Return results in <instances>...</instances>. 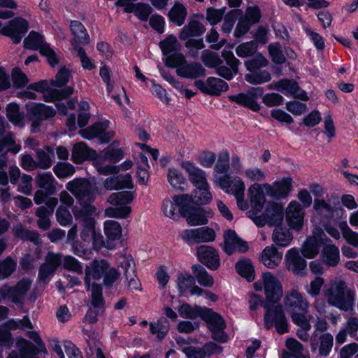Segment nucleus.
<instances>
[{"label":"nucleus","mask_w":358,"mask_h":358,"mask_svg":"<svg viewBox=\"0 0 358 358\" xmlns=\"http://www.w3.org/2000/svg\"><path fill=\"white\" fill-rule=\"evenodd\" d=\"M313 208L317 213L328 218L334 217L336 211L334 206H332L323 199H315Z\"/></svg>","instance_id":"bf43d9fd"},{"label":"nucleus","mask_w":358,"mask_h":358,"mask_svg":"<svg viewBox=\"0 0 358 358\" xmlns=\"http://www.w3.org/2000/svg\"><path fill=\"white\" fill-rule=\"evenodd\" d=\"M190 197V203H194L197 205H205L209 203L213 199V195L210 192V186L207 185V187H202L196 188L192 195H189Z\"/></svg>","instance_id":"ea45409f"},{"label":"nucleus","mask_w":358,"mask_h":358,"mask_svg":"<svg viewBox=\"0 0 358 358\" xmlns=\"http://www.w3.org/2000/svg\"><path fill=\"white\" fill-rule=\"evenodd\" d=\"M104 299L103 297V289L100 284L93 282L91 293V304L97 310H93L92 308L87 312L85 320L90 324L97 322V316L104 310Z\"/></svg>","instance_id":"4468645a"},{"label":"nucleus","mask_w":358,"mask_h":358,"mask_svg":"<svg viewBox=\"0 0 358 358\" xmlns=\"http://www.w3.org/2000/svg\"><path fill=\"white\" fill-rule=\"evenodd\" d=\"M245 80L250 84L257 85L269 82L271 76L266 70H255L250 73L245 74Z\"/></svg>","instance_id":"79ce46f5"},{"label":"nucleus","mask_w":358,"mask_h":358,"mask_svg":"<svg viewBox=\"0 0 358 358\" xmlns=\"http://www.w3.org/2000/svg\"><path fill=\"white\" fill-rule=\"evenodd\" d=\"M53 171L59 178H64L73 176L75 173V168L69 163L58 162L54 166Z\"/></svg>","instance_id":"69168bd1"},{"label":"nucleus","mask_w":358,"mask_h":358,"mask_svg":"<svg viewBox=\"0 0 358 358\" xmlns=\"http://www.w3.org/2000/svg\"><path fill=\"white\" fill-rule=\"evenodd\" d=\"M322 235H324L322 230L316 228L313 235L306 238L301 248V252L305 257L313 259L318 255L323 240Z\"/></svg>","instance_id":"aec40b11"},{"label":"nucleus","mask_w":358,"mask_h":358,"mask_svg":"<svg viewBox=\"0 0 358 358\" xmlns=\"http://www.w3.org/2000/svg\"><path fill=\"white\" fill-rule=\"evenodd\" d=\"M201 319L208 324L213 339L222 343L227 342V336L224 331L225 322L220 315L210 308H206L203 311Z\"/></svg>","instance_id":"423d86ee"},{"label":"nucleus","mask_w":358,"mask_h":358,"mask_svg":"<svg viewBox=\"0 0 358 358\" xmlns=\"http://www.w3.org/2000/svg\"><path fill=\"white\" fill-rule=\"evenodd\" d=\"M55 182V180L52 175L48 173L39 175L37 178L38 186L41 188L45 189L50 194L54 193L56 190Z\"/></svg>","instance_id":"338daca9"},{"label":"nucleus","mask_w":358,"mask_h":358,"mask_svg":"<svg viewBox=\"0 0 358 358\" xmlns=\"http://www.w3.org/2000/svg\"><path fill=\"white\" fill-rule=\"evenodd\" d=\"M187 15L186 7L180 1H176L168 13V17L176 25L182 26Z\"/></svg>","instance_id":"c9c22d12"},{"label":"nucleus","mask_w":358,"mask_h":358,"mask_svg":"<svg viewBox=\"0 0 358 358\" xmlns=\"http://www.w3.org/2000/svg\"><path fill=\"white\" fill-rule=\"evenodd\" d=\"M66 189L70 191L80 201L83 208L94 200L92 185L85 179H74L69 182Z\"/></svg>","instance_id":"0eeeda50"},{"label":"nucleus","mask_w":358,"mask_h":358,"mask_svg":"<svg viewBox=\"0 0 358 358\" xmlns=\"http://www.w3.org/2000/svg\"><path fill=\"white\" fill-rule=\"evenodd\" d=\"M196 256L199 261L212 271H216L220 266L218 252L212 246L201 245L197 248Z\"/></svg>","instance_id":"a211bd4d"},{"label":"nucleus","mask_w":358,"mask_h":358,"mask_svg":"<svg viewBox=\"0 0 358 358\" xmlns=\"http://www.w3.org/2000/svg\"><path fill=\"white\" fill-rule=\"evenodd\" d=\"M27 112L28 119H36L42 122L54 117L57 113L52 106L42 103H35L27 108Z\"/></svg>","instance_id":"cd10ccee"},{"label":"nucleus","mask_w":358,"mask_h":358,"mask_svg":"<svg viewBox=\"0 0 358 358\" xmlns=\"http://www.w3.org/2000/svg\"><path fill=\"white\" fill-rule=\"evenodd\" d=\"M12 81L15 88L20 89L28 84L29 79L20 68L15 67L12 70Z\"/></svg>","instance_id":"774afa93"},{"label":"nucleus","mask_w":358,"mask_h":358,"mask_svg":"<svg viewBox=\"0 0 358 358\" xmlns=\"http://www.w3.org/2000/svg\"><path fill=\"white\" fill-rule=\"evenodd\" d=\"M95 212L96 208L92 205H86L79 211L73 210L75 217L83 221V229L80 233L83 241H88L96 235L94 230L95 220L92 217Z\"/></svg>","instance_id":"9d476101"},{"label":"nucleus","mask_w":358,"mask_h":358,"mask_svg":"<svg viewBox=\"0 0 358 358\" xmlns=\"http://www.w3.org/2000/svg\"><path fill=\"white\" fill-rule=\"evenodd\" d=\"M286 268L296 275L303 276L306 269V261L300 256L296 248L289 249L285 255Z\"/></svg>","instance_id":"412c9836"},{"label":"nucleus","mask_w":358,"mask_h":358,"mask_svg":"<svg viewBox=\"0 0 358 358\" xmlns=\"http://www.w3.org/2000/svg\"><path fill=\"white\" fill-rule=\"evenodd\" d=\"M253 286L256 291H264L267 303L279 304L278 302L283 294L282 286L279 280L271 273L268 271L263 273L261 278L256 281Z\"/></svg>","instance_id":"7ed1b4c3"},{"label":"nucleus","mask_w":358,"mask_h":358,"mask_svg":"<svg viewBox=\"0 0 358 358\" xmlns=\"http://www.w3.org/2000/svg\"><path fill=\"white\" fill-rule=\"evenodd\" d=\"M181 238L189 245L211 242L215 238V232L209 227L185 229L182 231Z\"/></svg>","instance_id":"2eb2a0df"},{"label":"nucleus","mask_w":358,"mask_h":358,"mask_svg":"<svg viewBox=\"0 0 358 358\" xmlns=\"http://www.w3.org/2000/svg\"><path fill=\"white\" fill-rule=\"evenodd\" d=\"M159 46L163 55H168L170 53L178 52V41L173 34H169L159 43Z\"/></svg>","instance_id":"603ef678"},{"label":"nucleus","mask_w":358,"mask_h":358,"mask_svg":"<svg viewBox=\"0 0 358 358\" xmlns=\"http://www.w3.org/2000/svg\"><path fill=\"white\" fill-rule=\"evenodd\" d=\"M29 28L28 21L22 17H15L8 22L6 26L3 27L0 34L9 37L13 44H19Z\"/></svg>","instance_id":"1a4fd4ad"},{"label":"nucleus","mask_w":358,"mask_h":358,"mask_svg":"<svg viewBox=\"0 0 358 358\" xmlns=\"http://www.w3.org/2000/svg\"><path fill=\"white\" fill-rule=\"evenodd\" d=\"M268 64V59L261 52H257L253 58L245 62L246 69L250 72L259 70L260 68L265 67Z\"/></svg>","instance_id":"5fc2aeb1"},{"label":"nucleus","mask_w":358,"mask_h":358,"mask_svg":"<svg viewBox=\"0 0 358 358\" xmlns=\"http://www.w3.org/2000/svg\"><path fill=\"white\" fill-rule=\"evenodd\" d=\"M201 61L205 66L210 69H216L220 64H222L223 61L219 55L209 50H204L201 56Z\"/></svg>","instance_id":"de8ad7c7"},{"label":"nucleus","mask_w":358,"mask_h":358,"mask_svg":"<svg viewBox=\"0 0 358 358\" xmlns=\"http://www.w3.org/2000/svg\"><path fill=\"white\" fill-rule=\"evenodd\" d=\"M182 166L187 172L189 180L196 188L202 187H207V185H209L206 174L201 169L196 167L189 161L182 162Z\"/></svg>","instance_id":"2f4dec72"},{"label":"nucleus","mask_w":358,"mask_h":358,"mask_svg":"<svg viewBox=\"0 0 358 358\" xmlns=\"http://www.w3.org/2000/svg\"><path fill=\"white\" fill-rule=\"evenodd\" d=\"M31 285V281L27 279L21 280L14 287L4 285L0 287V294L3 298L9 299L14 303H22Z\"/></svg>","instance_id":"f8f14e48"},{"label":"nucleus","mask_w":358,"mask_h":358,"mask_svg":"<svg viewBox=\"0 0 358 358\" xmlns=\"http://www.w3.org/2000/svg\"><path fill=\"white\" fill-rule=\"evenodd\" d=\"M236 272L248 281L255 279V269L250 259H242L236 264Z\"/></svg>","instance_id":"c03bdc74"},{"label":"nucleus","mask_w":358,"mask_h":358,"mask_svg":"<svg viewBox=\"0 0 358 358\" xmlns=\"http://www.w3.org/2000/svg\"><path fill=\"white\" fill-rule=\"evenodd\" d=\"M206 30L205 26L201 22L190 19L181 29L179 38L181 41H186L189 38L199 37L205 33Z\"/></svg>","instance_id":"473e14b6"},{"label":"nucleus","mask_w":358,"mask_h":358,"mask_svg":"<svg viewBox=\"0 0 358 358\" xmlns=\"http://www.w3.org/2000/svg\"><path fill=\"white\" fill-rule=\"evenodd\" d=\"M322 294L330 306L344 311L352 308L356 299L355 292L341 278H336L325 285Z\"/></svg>","instance_id":"f257e3e1"},{"label":"nucleus","mask_w":358,"mask_h":358,"mask_svg":"<svg viewBox=\"0 0 358 358\" xmlns=\"http://www.w3.org/2000/svg\"><path fill=\"white\" fill-rule=\"evenodd\" d=\"M104 233L108 239L114 241L120 237L122 227L117 221L107 220L104 223Z\"/></svg>","instance_id":"3c124183"},{"label":"nucleus","mask_w":358,"mask_h":358,"mask_svg":"<svg viewBox=\"0 0 358 358\" xmlns=\"http://www.w3.org/2000/svg\"><path fill=\"white\" fill-rule=\"evenodd\" d=\"M258 49V45L250 41L239 44L236 48V55L241 58L254 55Z\"/></svg>","instance_id":"13d9d810"},{"label":"nucleus","mask_w":358,"mask_h":358,"mask_svg":"<svg viewBox=\"0 0 358 358\" xmlns=\"http://www.w3.org/2000/svg\"><path fill=\"white\" fill-rule=\"evenodd\" d=\"M320 258L327 266L335 267L340 261L339 250L333 244H326L322 249Z\"/></svg>","instance_id":"f704fd0d"},{"label":"nucleus","mask_w":358,"mask_h":358,"mask_svg":"<svg viewBox=\"0 0 358 358\" xmlns=\"http://www.w3.org/2000/svg\"><path fill=\"white\" fill-rule=\"evenodd\" d=\"M169 329V322L165 318H160L157 322L150 323V331L159 339L164 338Z\"/></svg>","instance_id":"09e8293b"},{"label":"nucleus","mask_w":358,"mask_h":358,"mask_svg":"<svg viewBox=\"0 0 358 358\" xmlns=\"http://www.w3.org/2000/svg\"><path fill=\"white\" fill-rule=\"evenodd\" d=\"M227 8L225 6L221 8H215L209 7L206 9V20L212 26L217 24L222 20Z\"/></svg>","instance_id":"052dcab7"},{"label":"nucleus","mask_w":358,"mask_h":358,"mask_svg":"<svg viewBox=\"0 0 358 358\" xmlns=\"http://www.w3.org/2000/svg\"><path fill=\"white\" fill-rule=\"evenodd\" d=\"M190 203L188 194L174 196L173 199H166L163 201L162 210L165 216L176 220L178 215L183 216L185 206Z\"/></svg>","instance_id":"9b49d317"},{"label":"nucleus","mask_w":358,"mask_h":358,"mask_svg":"<svg viewBox=\"0 0 358 358\" xmlns=\"http://www.w3.org/2000/svg\"><path fill=\"white\" fill-rule=\"evenodd\" d=\"M189 203L185 206L183 216L186 217L187 222L190 226L203 225L207 224L208 217L210 215V212L206 210L199 206L194 207Z\"/></svg>","instance_id":"393cba45"},{"label":"nucleus","mask_w":358,"mask_h":358,"mask_svg":"<svg viewBox=\"0 0 358 358\" xmlns=\"http://www.w3.org/2000/svg\"><path fill=\"white\" fill-rule=\"evenodd\" d=\"M108 268L109 264L105 259H94L86 265L84 283L87 290H92L93 283L91 282V280H99L103 278Z\"/></svg>","instance_id":"ddd939ff"},{"label":"nucleus","mask_w":358,"mask_h":358,"mask_svg":"<svg viewBox=\"0 0 358 358\" xmlns=\"http://www.w3.org/2000/svg\"><path fill=\"white\" fill-rule=\"evenodd\" d=\"M283 208L276 203H268L265 212L259 214H254L253 211H248V216L252 220L257 227H263L265 224L269 226L278 225L282 221Z\"/></svg>","instance_id":"39448f33"},{"label":"nucleus","mask_w":358,"mask_h":358,"mask_svg":"<svg viewBox=\"0 0 358 358\" xmlns=\"http://www.w3.org/2000/svg\"><path fill=\"white\" fill-rule=\"evenodd\" d=\"M248 303L251 310H255L261 306L266 309L264 326L266 329H268L274 325L276 331L280 334L288 331V323L282 305H270L266 302L264 303L262 296L255 294H250Z\"/></svg>","instance_id":"f03ea898"},{"label":"nucleus","mask_w":358,"mask_h":358,"mask_svg":"<svg viewBox=\"0 0 358 358\" xmlns=\"http://www.w3.org/2000/svg\"><path fill=\"white\" fill-rule=\"evenodd\" d=\"M17 263L10 256L0 260V280L8 278L16 269Z\"/></svg>","instance_id":"864d4df0"},{"label":"nucleus","mask_w":358,"mask_h":358,"mask_svg":"<svg viewBox=\"0 0 358 358\" xmlns=\"http://www.w3.org/2000/svg\"><path fill=\"white\" fill-rule=\"evenodd\" d=\"M241 13L239 9H232L224 15V22L222 25V31L225 34H229L238 18V15Z\"/></svg>","instance_id":"4d7b16f0"},{"label":"nucleus","mask_w":358,"mask_h":358,"mask_svg":"<svg viewBox=\"0 0 358 358\" xmlns=\"http://www.w3.org/2000/svg\"><path fill=\"white\" fill-rule=\"evenodd\" d=\"M224 240L223 250L229 255L236 251L244 252L248 250L247 242L240 238L233 230L224 232Z\"/></svg>","instance_id":"5701e85b"},{"label":"nucleus","mask_w":358,"mask_h":358,"mask_svg":"<svg viewBox=\"0 0 358 358\" xmlns=\"http://www.w3.org/2000/svg\"><path fill=\"white\" fill-rule=\"evenodd\" d=\"M272 238L273 242L278 245L287 247L292 240V235L287 229L278 228L274 230Z\"/></svg>","instance_id":"8fccbe9b"},{"label":"nucleus","mask_w":358,"mask_h":358,"mask_svg":"<svg viewBox=\"0 0 358 358\" xmlns=\"http://www.w3.org/2000/svg\"><path fill=\"white\" fill-rule=\"evenodd\" d=\"M265 189L262 185L255 183L249 188L250 201L251 209L249 211H253L255 215L262 212L265 203L264 196Z\"/></svg>","instance_id":"c85d7f7f"},{"label":"nucleus","mask_w":358,"mask_h":358,"mask_svg":"<svg viewBox=\"0 0 358 358\" xmlns=\"http://www.w3.org/2000/svg\"><path fill=\"white\" fill-rule=\"evenodd\" d=\"M229 99L254 112H259L261 109V106L257 101L251 100L248 92L245 94L240 92L237 94L230 95L229 96Z\"/></svg>","instance_id":"e433bc0d"},{"label":"nucleus","mask_w":358,"mask_h":358,"mask_svg":"<svg viewBox=\"0 0 358 358\" xmlns=\"http://www.w3.org/2000/svg\"><path fill=\"white\" fill-rule=\"evenodd\" d=\"M20 145L16 144L11 134L6 135L0 141V152H10L15 155L20 150Z\"/></svg>","instance_id":"6e6d98bb"},{"label":"nucleus","mask_w":358,"mask_h":358,"mask_svg":"<svg viewBox=\"0 0 358 358\" xmlns=\"http://www.w3.org/2000/svg\"><path fill=\"white\" fill-rule=\"evenodd\" d=\"M284 304L290 315H292V313H296V310L307 313L310 308V303L306 297L294 289L286 294Z\"/></svg>","instance_id":"6ab92c4d"},{"label":"nucleus","mask_w":358,"mask_h":358,"mask_svg":"<svg viewBox=\"0 0 358 358\" xmlns=\"http://www.w3.org/2000/svg\"><path fill=\"white\" fill-rule=\"evenodd\" d=\"M286 221L292 229L299 230L303 224L304 210L296 201H292L286 209Z\"/></svg>","instance_id":"b1692460"},{"label":"nucleus","mask_w":358,"mask_h":358,"mask_svg":"<svg viewBox=\"0 0 358 358\" xmlns=\"http://www.w3.org/2000/svg\"><path fill=\"white\" fill-rule=\"evenodd\" d=\"M6 117L15 126H24V113L20 112V106L15 102L9 103L6 108Z\"/></svg>","instance_id":"4c0bfd02"},{"label":"nucleus","mask_w":358,"mask_h":358,"mask_svg":"<svg viewBox=\"0 0 358 358\" xmlns=\"http://www.w3.org/2000/svg\"><path fill=\"white\" fill-rule=\"evenodd\" d=\"M195 87L202 93L219 96L222 92L229 90V85L221 78L216 77H208L206 80V85L201 80H196L194 82Z\"/></svg>","instance_id":"dca6fc26"},{"label":"nucleus","mask_w":358,"mask_h":358,"mask_svg":"<svg viewBox=\"0 0 358 358\" xmlns=\"http://www.w3.org/2000/svg\"><path fill=\"white\" fill-rule=\"evenodd\" d=\"M109 125L110 121L106 119L94 122L83 131L82 136L85 139L96 138L100 144H107L115 136L113 131H108Z\"/></svg>","instance_id":"6e6552de"},{"label":"nucleus","mask_w":358,"mask_h":358,"mask_svg":"<svg viewBox=\"0 0 358 358\" xmlns=\"http://www.w3.org/2000/svg\"><path fill=\"white\" fill-rule=\"evenodd\" d=\"M71 77L72 74L69 69L63 66L56 73L55 79L50 80V83L52 87L62 88L67 85Z\"/></svg>","instance_id":"a18cd8bd"},{"label":"nucleus","mask_w":358,"mask_h":358,"mask_svg":"<svg viewBox=\"0 0 358 358\" xmlns=\"http://www.w3.org/2000/svg\"><path fill=\"white\" fill-rule=\"evenodd\" d=\"M182 351L188 358H208L220 354L222 348L214 342H208L202 347L185 346Z\"/></svg>","instance_id":"f3484780"},{"label":"nucleus","mask_w":358,"mask_h":358,"mask_svg":"<svg viewBox=\"0 0 358 358\" xmlns=\"http://www.w3.org/2000/svg\"><path fill=\"white\" fill-rule=\"evenodd\" d=\"M282 259V252L278 251L273 245L266 246L262 252L260 262L268 268L273 269L278 266Z\"/></svg>","instance_id":"7c9ffc66"},{"label":"nucleus","mask_w":358,"mask_h":358,"mask_svg":"<svg viewBox=\"0 0 358 358\" xmlns=\"http://www.w3.org/2000/svg\"><path fill=\"white\" fill-rule=\"evenodd\" d=\"M268 90H274L281 92L285 96L288 94L292 96L294 92L300 90V87L297 81L292 78H282L268 87Z\"/></svg>","instance_id":"72a5a7b5"},{"label":"nucleus","mask_w":358,"mask_h":358,"mask_svg":"<svg viewBox=\"0 0 358 358\" xmlns=\"http://www.w3.org/2000/svg\"><path fill=\"white\" fill-rule=\"evenodd\" d=\"M71 157H99V155L85 143L80 142L73 145Z\"/></svg>","instance_id":"680f3d73"},{"label":"nucleus","mask_w":358,"mask_h":358,"mask_svg":"<svg viewBox=\"0 0 358 358\" xmlns=\"http://www.w3.org/2000/svg\"><path fill=\"white\" fill-rule=\"evenodd\" d=\"M76 164H82L85 159H91L92 165L102 175L108 176L118 173V167L113 165L109 158H72Z\"/></svg>","instance_id":"c756f323"},{"label":"nucleus","mask_w":358,"mask_h":358,"mask_svg":"<svg viewBox=\"0 0 358 358\" xmlns=\"http://www.w3.org/2000/svg\"><path fill=\"white\" fill-rule=\"evenodd\" d=\"M320 341L319 354L321 356L327 357L329 355L333 346V336L329 333H324L320 336Z\"/></svg>","instance_id":"0e129e2a"},{"label":"nucleus","mask_w":358,"mask_h":358,"mask_svg":"<svg viewBox=\"0 0 358 358\" xmlns=\"http://www.w3.org/2000/svg\"><path fill=\"white\" fill-rule=\"evenodd\" d=\"M215 183L226 193L231 194L235 197L243 194L245 189L244 182L240 178H231L229 175L217 178Z\"/></svg>","instance_id":"4be33fe9"},{"label":"nucleus","mask_w":358,"mask_h":358,"mask_svg":"<svg viewBox=\"0 0 358 358\" xmlns=\"http://www.w3.org/2000/svg\"><path fill=\"white\" fill-rule=\"evenodd\" d=\"M134 199L132 192H120L111 194L107 199V201L113 207L106 208L105 215L108 217L118 219L126 218L131 211L128 206Z\"/></svg>","instance_id":"20e7f679"},{"label":"nucleus","mask_w":358,"mask_h":358,"mask_svg":"<svg viewBox=\"0 0 358 358\" xmlns=\"http://www.w3.org/2000/svg\"><path fill=\"white\" fill-rule=\"evenodd\" d=\"M292 178H283L280 181H275L273 185L268 183L263 184L266 194L275 198H285L291 191Z\"/></svg>","instance_id":"bb28decb"},{"label":"nucleus","mask_w":358,"mask_h":358,"mask_svg":"<svg viewBox=\"0 0 358 358\" xmlns=\"http://www.w3.org/2000/svg\"><path fill=\"white\" fill-rule=\"evenodd\" d=\"M339 228L346 242L355 248H358V233L353 231L345 222H341Z\"/></svg>","instance_id":"e2e57ef3"},{"label":"nucleus","mask_w":358,"mask_h":358,"mask_svg":"<svg viewBox=\"0 0 358 358\" xmlns=\"http://www.w3.org/2000/svg\"><path fill=\"white\" fill-rule=\"evenodd\" d=\"M44 42V37L40 33L31 31L28 36L24 39V48L30 50H38Z\"/></svg>","instance_id":"37998d69"},{"label":"nucleus","mask_w":358,"mask_h":358,"mask_svg":"<svg viewBox=\"0 0 358 358\" xmlns=\"http://www.w3.org/2000/svg\"><path fill=\"white\" fill-rule=\"evenodd\" d=\"M70 29L72 34L79 39V43L86 45L90 43V38L85 26L78 20H71Z\"/></svg>","instance_id":"a19ab883"},{"label":"nucleus","mask_w":358,"mask_h":358,"mask_svg":"<svg viewBox=\"0 0 358 358\" xmlns=\"http://www.w3.org/2000/svg\"><path fill=\"white\" fill-rule=\"evenodd\" d=\"M206 307L194 306L192 307L187 303L181 305L178 308V313L180 317L187 319L194 320L197 317H202L203 311Z\"/></svg>","instance_id":"49530a36"},{"label":"nucleus","mask_w":358,"mask_h":358,"mask_svg":"<svg viewBox=\"0 0 358 358\" xmlns=\"http://www.w3.org/2000/svg\"><path fill=\"white\" fill-rule=\"evenodd\" d=\"M192 270L194 279H196L200 285L206 287H210L213 285V278L204 267L199 264H195L192 266Z\"/></svg>","instance_id":"58836bf2"},{"label":"nucleus","mask_w":358,"mask_h":358,"mask_svg":"<svg viewBox=\"0 0 358 358\" xmlns=\"http://www.w3.org/2000/svg\"><path fill=\"white\" fill-rule=\"evenodd\" d=\"M177 75L181 78L187 79H196L205 77L206 70L202 64L198 62H185L176 69Z\"/></svg>","instance_id":"a878e982"}]
</instances>
